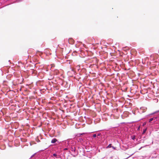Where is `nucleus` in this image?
Masks as SVG:
<instances>
[{"mask_svg":"<svg viewBox=\"0 0 159 159\" xmlns=\"http://www.w3.org/2000/svg\"><path fill=\"white\" fill-rule=\"evenodd\" d=\"M153 119H154L153 118H152L150 119L149 120V122H151V121H152L153 120Z\"/></svg>","mask_w":159,"mask_h":159,"instance_id":"7ed1b4c3","label":"nucleus"},{"mask_svg":"<svg viewBox=\"0 0 159 159\" xmlns=\"http://www.w3.org/2000/svg\"><path fill=\"white\" fill-rule=\"evenodd\" d=\"M57 141V140L56 139L54 138L52 140L51 142L52 143H55Z\"/></svg>","mask_w":159,"mask_h":159,"instance_id":"f03ea898","label":"nucleus"},{"mask_svg":"<svg viewBox=\"0 0 159 159\" xmlns=\"http://www.w3.org/2000/svg\"><path fill=\"white\" fill-rule=\"evenodd\" d=\"M135 139V137L134 136H133L132 137V139H133V140H134Z\"/></svg>","mask_w":159,"mask_h":159,"instance_id":"6e6552de","label":"nucleus"},{"mask_svg":"<svg viewBox=\"0 0 159 159\" xmlns=\"http://www.w3.org/2000/svg\"><path fill=\"white\" fill-rule=\"evenodd\" d=\"M66 149H66V148H65V150H66Z\"/></svg>","mask_w":159,"mask_h":159,"instance_id":"1a4fd4ad","label":"nucleus"},{"mask_svg":"<svg viewBox=\"0 0 159 159\" xmlns=\"http://www.w3.org/2000/svg\"><path fill=\"white\" fill-rule=\"evenodd\" d=\"M97 135L96 134H94L93 135V137L94 138H95L96 137Z\"/></svg>","mask_w":159,"mask_h":159,"instance_id":"0eeeda50","label":"nucleus"},{"mask_svg":"<svg viewBox=\"0 0 159 159\" xmlns=\"http://www.w3.org/2000/svg\"><path fill=\"white\" fill-rule=\"evenodd\" d=\"M53 156L54 157H56V158H57V155L55 154V153H54L53 154Z\"/></svg>","mask_w":159,"mask_h":159,"instance_id":"39448f33","label":"nucleus"},{"mask_svg":"<svg viewBox=\"0 0 159 159\" xmlns=\"http://www.w3.org/2000/svg\"><path fill=\"white\" fill-rule=\"evenodd\" d=\"M146 130H147L146 129H145L144 130H143V134H144L146 132Z\"/></svg>","mask_w":159,"mask_h":159,"instance_id":"423d86ee","label":"nucleus"},{"mask_svg":"<svg viewBox=\"0 0 159 159\" xmlns=\"http://www.w3.org/2000/svg\"><path fill=\"white\" fill-rule=\"evenodd\" d=\"M68 43L71 44H73L74 43V41L72 38H69L68 40Z\"/></svg>","mask_w":159,"mask_h":159,"instance_id":"f257e3e1","label":"nucleus"},{"mask_svg":"<svg viewBox=\"0 0 159 159\" xmlns=\"http://www.w3.org/2000/svg\"><path fill=\"white\" fill-rule=\"evenodd\" d=\"M111 147V144H109L108 146L107 147V148H110Z\"/></svg>","mask_w":159,"mask_h":159,"instance_id":"20e7f679","label":"nucleus"},{"mask_svg":"<svg viewBox=\"0 0 159 159\" xmlns=\"http://www.w3.org/2000/svg\"><path fill=\"white\" fill-rule=\"evenodd\" d=\"M158 112H159V110L158 111Z\"/></svg>","mask_w":159,"mask_h":159,"instance_id":"9d476101","label":"nucleus"}]
</instances>
